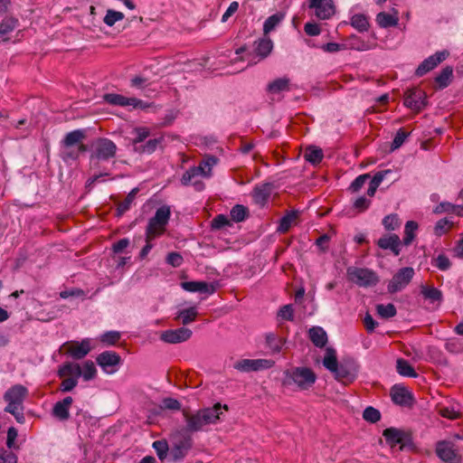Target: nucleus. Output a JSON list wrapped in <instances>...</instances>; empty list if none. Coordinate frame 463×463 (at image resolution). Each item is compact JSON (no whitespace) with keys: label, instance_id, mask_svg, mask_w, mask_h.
<instances>
[{"label":"nucleus","instance_id":"338daca9","mask_svg":"<svg viewBox=\"0 0 463 463\" xmlns=\"http://www.w3.org/2000/svg\"><path fill=\"white\" fill-rule=\"evenodd\" d=\"M77 384L78 379L67 376V378L61 382L60 390L63 392H68L72 391L77 386Z\"/></svg>","mask_w":463,"mask_h":463},{"label":"nucleus","instance_id":"9d476101","mask_svg":"<svg viewBox=\"0 0 463 463\" xmlns=\"http://www.w3.org/2000/svg\"><path fill=\"white\" fill-rule=\"evenodd\" d=\"M438 457L447 463H460L461 456L458 454L455 445L450 441H439L436 447Z\"/></svg>","mask_w":463,"mask_h":463},{"label":"nucleus","instance_id":"4c0bfd02","mask_svg":"<svg viewBox=\"0 0 463 463\" xmlns=\"http://www.w3.org/2000/svg\"><path fill=\"white\" fill-rule=\"evenodd\" d=\"M218 163L214 156H206L197 167L202 168V176L209 178L212 176V168Z\"/></svg>","mask_w":463,"mask_h":463},{"label":"nucleus","instance_id":"8fccbe9b","mask_svg":"<svg viewBox=\"0 0 463 463\" xmlns=\"http://www.w3.org/2000/svg\"><path fill=\"white\" fill-rule=\"evenodd\" d=\"M121 337V334L118 331H108L102 334L99 337L100 341L108 345H116Z\"/></svg>","mask_w":463,"mask_h":463},{"label":"nucleus","instance_id":"c85d7f7f","mask_svg":"<svg viewBox=\"0 0 463 463\" xmlns=\"http://www.w3.org/2000/svg\"><path fill=\"white\" fill-rule=\"evenodd\" d=\"M60 377H72L79 379L81 376V367L79 364L65 363L58 371Z\"/></svg>","mask_w":463,"mask_h":463},{"label":"nucleus","instance_id":"a19ab883","mask_svg":"<svg viewBox=\"0 0 463 463\" xmlns=\"http://www.w3.org/2000/svg\"><path fill=\"white\" fill-rule=\"evenodd\" d=\"M418 229V223L414 221H408L404 227V237L402 241L405 246L411 244L415 238V232Z\"/></svg>","mask_w":463,"mask_h":463},{"label":"nucleus","instance_id":"ddd939ff","mask_svg":"<svg viewBox=\"0 0 463 463\" xmlns=\"http://www.w3.org/2000/svg\"><path fill=\"white\" fill-rule=\"evenodd\" d=\"M27 394L28 390L24 385L15 384L5 392L4 400L7 402V406H23Z\"/></svg>","mask_w":463,"mask_h":463},{"label":"nucleus","instance_id":"0eeeda50","mask_svg":"<svg viewBox=\"0 0 463 463\" xmlns=\"http://www.w3.org/2000/svg\"><path fill=\"white\" fill-rule=\"evenodd\" d=\"M414 276V269L411 267L400 269L390 280L387 289L391 294L402 291L405 288Z\"/></svg>","mask_w":463,"mask_h":463},{"label":"nucleus","instance_id":"dca6fc26","mask_svg":"<svg viewBox=\"0 0 463 463\" xmlns=\"http://www.w3.org/2000/svg\"><path fill=\"white\" fill-rule=\"evenodd\" d=\"M386 442L394 447L400 445L401 449L411 441L410 435L396 428H388L383 433Z\"/></svg>","mask_w":463,"mask_h":463},{"label":"nucleus","instance_id":"ea45409f","mask_svg":"<svg viewBox=\"0 0 463 463\" xmlns=\"http://www.w3.org/2000/svg\"><path fill=\"white\" fill-rule=\"evenodd\" d=\"M338 361L336 358L335 351L333 348H326V355L323 359V365L331 373L336 370L338 366Z\"/></svg>","mask_w":463,"mask_h":463},{"label":"nucleus","instance_id":"b1692460","mask_svg":"<svg viewBox=\"0 0 463 463\" xmlns=\"http://www.w3.org/2000/svg\"><path fill=\"white\" fill-rule=\"evenodd\" d=\"M18 26V20L13 16L5 17L0 23V43L10 40V33Z\"/></svg>","mask_w":463,"mask_h":463},{"label":"nucleus","instance_id":"a878e982","mask_svg":"<svg viewBox=\"0 0 463 463\" xmlns=\"http://www.w3.org/2000/svg\"><path fill=\"white\" fill-rule=\"evenodd\" d=\"M392 400L395 404L398 405H408L411 400L410 392L401 386H393L391 391Z\"/></svg>","mask_w":463,"mask_h":463},{"label":"nucleus","instance_id":"603ef678","mask_svg":"<svg viewBox=\"0 0 463 463\" xmlns=\"http://www.w3.org/2000/svg\"><path fill=\"white\" fill-rule=\"evenodd\" d=\"M383 225L387 231H394L401 225V222L397 214H389L383 220Z\"/></svg>","mask_w":463,"mask_h":463},{"label":"nucleus","instance_id":"37998d69","mask_svg":"<svg viewBox=\"0 0 463 463\" xmlns=\"http://www.w3.org/2000/svg\"><path fill=\"white\" fill-rule=\"evenodd\" d=\"M420 293L426 299H430L432 302H440L442 300V293L436 288L421 286Z\"/></svg>","mask_w":463,"mask_h":463},{"label":"nucleus","instance_id":"9b49d317","mask_svg":"<svg viewBox=\"0 0 463 463\" xmlns=\"http://www.w3.org/2000/svg\"><path fill=\"white\" fill-rule=\"evenodd\" d=\"M104 100L115 106L127 107L131 106L133 108L146 109L148 107L143 100L137 98H128L120 94L108 93L104 95Z\"/></svg>","mask_w":463,"mask_h":463},{"label":"nucleus","instance_id":"3c124183","mask_svg":"<svg viewBox=\"0 0 463 463\" xmlns=\"http://www.w3.org/2000/svg\"><path fill=\"white\" fill-rule=\"evenodd\" d=\"M137 193V189L135 188L133 189L128 195L127 197L125 198V200L123 202H121L118 205V215H121L123 214L125 212H127L129 208H130V205L131 203H133L135 197H136V194Z\"/></svg>","mask_w":463,"mask_h":463},{"label":"nucleus","instance_id":"79ce46f5","mask_svg":"<svg viewBox=\"0 0 463 463\" xmlns=\"http://www.w3.org/2000/svg\"><path fill=\"white\" fill-rule=\"evenodd\" d=\"M351 25L360 33L366 32L369 29L368 19L362 14H356L351 17Z\"/></svg>","mask_w":463,"mask_h":463},{"label":"nucleus","instance_id":"39448f33","mask_svg":"<svg viewBox=\"0 0 463 463\" xmlns=\"http://www.w3.org/2000/svg\"><path fill=\"white\" fill-rule=\"evenodd\" d=\"M170 215L171 211L168 206H162L156 210L155 216L149 220L146 227V232L148 240H153L165 232Z\"/></svg>","mask_w":463,"mask_h":463},{"label":"nucleus","instance_id":"680f3d73","mask_svg":"<svg viewBox=\"0 0 463 463\" xmlns=\"http://www.w3.org/2000/svg\"><path fill=\"white\" fill-rule=\"evenodd\" d=\"M433 262L434 266L440 270H447L451 266L449 259L444 254L438 255V257L433 260Z\"/></svg>","mask_w":463,"mask_h":463},{"label":"nucleus","instance_id":"20e7f679","mask_svg":"<svg viewBox=\"0 0 463 463\" xmlns=\"http://www.w3.org/2000/svg\"><path fill=\"white\" fill-rule=\"evenodd\" d=\"M317 381L314 371L308 367L299 366L284 372V385L295 384L299 390H308Z\"/></svg>","mask_w":463,"mask_h":463},{"label":"nucleus","instance_id":"de8ad7c7","mask_svg":"<svg viewBox=\"0 0 463 463\" xmlns=\"http://www.w3.org/2000/svg\"><path fill=\"white\" fill-rule=\"evenodd\" d=\"M125 15L123 13L109 9L103 18V22L108 26H113L117 22L122 21Z\"/></svg>","mask_w":463,"mask_h":463},{"label":"nucleus","instance_id":"7ed1b4c3","mask_svg":"<svg viewBox=\"0 0 463 463\" xmlns=\"http://www.w3.org/2000/svg\"><path fill=\"white\" fill-rule=\"evenodd\" d=\"M117 150V145L112 140L107 137H99L95 139L90 146V169H100L102 163L109 162L115 158Z\"/></svg>","mask_w":463,"mask_h":463},{"label":"nucleus","instance_id":"2f4dec72","mask_svg":"<svg viewBox=\"0 0 463 463\" xmlns=\"http://www.w3.org/2000/svg\"><path fill=\"white\" fill-rule=\"evenodd\" d=\"M453 77V68L451 66H446L441 70L439 75L435 78L436 83L439 89L448 87Z\"/></svg>","mask_w":463,"mask_h":463},{"label":"nucleus","instance_id":"f03ea898","mask_svg":"<svg viewBox=\"0 0 463 463\" xmlns=\"http://www.w3.org/2000/svg\"><path fill=\"white\" fill-rule=\"evenodd\" d=\"M85 138V129H75L67 133L61 142V158L65 163L76 161L81 153L87 151V146L83 144Z\"/></svg>","mask_w":463,"mask_h":463},{"label":"nucleus","instance_id":"69168bd1","mask_svg":"<svg viewBox=\"0 0 463 463\" xmlns=\"http://www.w3.org/2000/svg\"><path fill=\"white\" fill-rule=\"evenodd\" d=\"M370 204H371L370 199H367L364 196H360L354 202L353 205H354V208L355 210H357L358 213H362V212H364L365 210H367L369 208Z\"/></svg>","mask_w":463,"mask_h":463},{"label":"nucleus","instance_id":"393cba45","mask_svg":"<svg viewBox=\"0 0 463 463\" xmlns=\"http://www.w3.org/2000/svg\"><path fill=\"white\" fill-rule=\"evenodd\" d=\"M333 373L337 381L352 382L355 378L356 372L350 364H339Z\"/></svg>","mask_w":463,"mask_h":463},{"label":"nucleus","instance_id":"09e8293b","mask_svg":"<svg viewBox=\"0 0 463 463\" xmlns=\"http://www.w3.org/2000/svg\"><path fill=\"white\" fill-rule=\"evenodd\" d=\"M266 342L274 353H279L285 343L284 339L277 337L274 334H268L266 335Z\"/></svg>","mask_w":463,"mask_h":463},{"label":"nucleus","instance_id":"473e14b6","mask_svg":"<svg viewBox=\"0 0 463 463\" xmlns=\"http://www.w3.org/2000/svg\"><path fill=\"white\" fill-rule=\"evenodd\" d=\"M289 90V79L288 78H279L267 86V90L272 94H278L281 91Z\"/></svg>","mask_w":463,"mask_h":463},{"label":"nucleus","instance_id":"13d9d810","mask_svg":"<svg viewBox=\"0 0 463 463\" xmlns=\"http://www.w3.org/2000/svg\"><path fill=\"white\" fill-rule=\"evenodd\" d=\"M5 411L11 413L15 418L16 421L19 423L24 422V406L11 407L6 406L5 408Z\"/></svg>","mask_w":463,"mask_h":463},{"label":"nucleus","instance_id":"0e129e2a","mask_svg":"<svg viewBox=\"0 0 463 463\" xmlns=\"http://www.w3.org/2000/svg\"><path fill=\"white\" fill-rule=\"evenodd\" d=\"M451 226V223L449 222L448 219L444 218L437 222L435 227H434V232L437 236H441L442 234L446 233L449 230V228Z\"/></svg>","mask_w":463,"mask_h":463},{"label":"nucleus","instance_id":"f3484780","mask_svg":"<svg viewBox=\"0 0 463 463\" xmlns=\"http://www.w3.org/2000/svg\"><path fill=\"white\" fill-rule=\"evenodd\" d=\"M193 446V440L190 437L184 438L175 442L169 450V460L177 462L182 460Z\"/></svg>","mask_w":463,"mask_h":463},{"label":"nucleus","instance_id":"c756f323","mask_svg":"<svg viewBox=\"0 0 463 463\" xmlns=\"http://www.w3.org/2000/svg\"><path fill=\"white\" fill-rule=\"evenodd\" d=\"M255 51L257 54L262 58L267 57L273 49V42L267 35L255 42Z\"/></svg>","mask_w":463,"mask_h":463},{"label":"nucleus","instance_id":"412c9836","mask_svg":"<svg viewBox=\"0 0 463 463\" xmlns=\"http://www.w3.org/2000/svg\"><path fill=\"white\" fill-rule=\"evenodd\" d=\"M73 402L71 396H67L61 401L57 402L52 411V415L61 421H65L70 418V409Z\"/></svg>","mask_w":463,"mask_h":463},{"label":"nucleus","instance_id":"aec40b11","mask_svg":"<svg viewBox=\"0 0 463 463\" xmlns=\"http://www.w3.org/2000/svg\"><path fill=\"white\" fill-rule=\"evenodd\" d=\"M91 351L90 340L83 339L81 342H72L69 345L67 353L75 360L84 358Z\"/></svg>","mask_w":463,"mask_h":463},{"label":"nucleus","instance_id":"bb28decb","mask_svg":"<svg viewBox=\"0 0 463 463\" xmlns=\"http://www.w3.org/2000/svg\"><path fill=\"white\" fill-rule=\"evenodd\" d=\"M311 342L319 348L324 347L327 343L326 332L320 326H313L308 331Z\"/></svg>","mask_w":463,"mask_h":463},{"label":"nucleus","instance_id":"052dcab7","mask_svg":"<svg viewBox=\"0 0 463 463\" xmlns=\"http://www.w3.org/2000/svg\"><path fill=\"white\" fill-rule=\"evenodd\" d=\"M370 178L369 174H364L357 176L351 184L349 189L353 193L358 192L365 184V182Z\"/></svg>","mask_w":463,"mask_h":463},{"label":"nucleus","instance_id":"49530a36","mask_svg":"<svg viewBox=\"0 0 463 463\" xmlns=\"http://www.w3.org/2000/svg\"><path fill=\"white\" fill-rule=\"evenodd\" d=\"M230 215L232 221L242 222L248 216V209L241 204H236L232 208Z\"/></svg>","mask_w":463,"mask_h":463},{"label":"nucleus","instance_id":"4d7b16f0","mask_svg":"<svg viewBox=\"0 0 463 463\" xmlns=\"http://www.w3.org/2000/svg\"><path fill=\"white\" fill-rule=\"evenodd\" d=\"M409 135L410 134L408 132H405L402 128H400L392 140L391 149L393 151L402 146Z\"/></svg>","mask_w":463,"mask_h":463},{"label":"nucleus","instance_id":"1a4fd4ad","mask_svg":"<svg viewBox=\"0 0 463 463\" xmlns=\"http://www.w3.org/2000/svg\"><path fill=\"white\" fill-rule=\"evenodd\" d=\"M308 8L314 10V14L320 20H327L335 13L333 0H309Z\"/></svg>","mask_w":463,"mask_h":463},{"label":"nucleus","instance_id":"6ab92c4d","mask_svg":"<svg viewBox=\"0 0 463 463\" xmlns=\"http://www.w3.org/2000/svg\"><path fill=\"white\" fill-rule=\"evenodd\" d=\"M96 361L105 372L112 373L114 370L109 371V368L118 365L121 358L114 351H104L97 356Z\"/></svg>","mask_w":463,"mask_h":463},{"label":"nucleus","instance_id":"f257e3e1","mask_svg":"<svg viewBox=\"0 0 463 463\" xmlns=\"http://www.w3.org/2000/svg\"><path fill=\"white\" fill-rule=\"evenodd\" d=\"M228 410V405L217 402L212 407L203 408L192 413L184 411L186 430L189 432L202 431L205 426L216 424L223 412Z\"/></svg>","mask_w":463,"mask_h":463},{"label":"nucleus","instance_id":"72a5a7b5","mask_svg":"<svg viewBox=\"0 0 463 463\" xmlns=\"http://www.w3.org/2000/svg\"><path fill=\"white\" fill-rule=\"evenodd\" d=\"M324 154L321 148L310 146L307 147L304 157L312 165L319 164L323 159Z\"/></svg>","mask_w":463,"mask_h":463},{"label":"nucleus","instance_id":"58836bf2","mask_svg":"<svg viewBox=\"0 0 463 463\" xmlns=\"http://www.w3.org/2000/svg\"><path fill=\"white\" fill-rule=\"evenodd\" d=\"M284 14L281 13H276L266 19L263 24L264 35H267L273 31L283 20Z\"/></svg>","mask_w":463,"mask_h":463},{"label":"nucleus","instance_id":"c03bdc74","mask_svg":"<svg viewBox=\"0 0 463 463\" xmlns=\"http://www.w3.org/2000/svg\"><path fill=\"white\" fill-rule=\"evenodd\" d=\"M153 448L160 460L163 461L166 458H169L170 448L165 440L161 439L154 441Z\"/></svg>","mask_w":463,"mask_h":463},{"label":"nucleus","instance_id":"bf43d9fd","mask_svg":"<svg viewBox=\"0 0 463 463\" xmlns=\"http://www.w3.org/2000/svg\"><path fill=\"white\" fill-rule=\"evenodd\" d=\"M0 463H17V457L13 451L1 448Z\"/></svg>","mask_w":463,"mask_h":463},{"label":"nucleus","instance_id":"c9c22d12","mask_svg":"<svg viewBox=\"0 0 463 463\" xmlns=\"http://www.w3.org/2000/svg\"><path fill=\"white\" fill-rule=\"evenodd\" d=\"M197 315V308L195 307H191L189 308L180 310L177 313L175 319H179L183 325H188L195 320Z\"/></svg>","mask_w":463,"mask_h":463},{"label":"nucleus","instance_id":"7c9ffc66","mask_svg":"<svg viewBox=\"0 0 463 463\" xmlns=\"http://www.w3.org/2000/svg\"><path fill=\"white\" fill-rule=\"evenodd\" d=\"M299 212L298 211H290L286 215H284L280 221L278 227V231L279 232H287L293 223L296 222L298 217Z\"/></svg>","mask_w":463,"mask_h":463},{"label":"nucleus","instance_id":"5fc2aeb1","mask_svg":"<svg viewBox=\"0 0 463 463\" xmlns=\"http://www.w3.org/2000/svg\"><path fill=\"white\" fill-rule=\"evenodd\" d=\"M164 137H160L157 138L149 139L145 145H143L140 148H137L140 152L151 154L153 153L156 147L163 142Z\"/></svg>","mask_w":463,"mask_h":463},{"label":"nucleus","instance_id":"2eb2a0df","mask_svg":"<svg viewBox=\"0 0 463 463\" xmlns=\"http://www.w3.org/2000/svg\"><path fill=\"white\" fill-rule=\"evenodd\" d=\"M192 334L189 328L183 326L174 330L164 331L161 334L160 339L168 344H178L190 339Z\"/></svg>","mask_w":463,"mask_h":463},{"label":"nucleus","instance_id":"6e6d98bb","mask_svg":"<svg viewBox=\"0 0 463 463\" xmlns=\"http://www.w3.org/2000/svg\"><path fill=\"white\" fill-rule=\"evenodd\" d=\"M363 417L366 421L375 423L381 419L380 411L373 407H367L363 413Z\"/></svg>","mask_w":463,"mask_h":463},{"label":"nucleus","instance_id":"cd10ccee","mask_svg":"<svg viewBox=\"0 0 463 463\" xmlns=\"http://www.w3.org/2000/svg\"><path fill=\"white\" fill-rule=\"evenodd\" d=\"M271 193V184H263L260 186H256L253 190V199L256 203L264 205L268 201Z\"/></svg>","mask_w":463,"mask_h":463},{"label":"nucleus","instance_id":"f8f14e48","mask_svg":"<svg viewBox=\"0 0 463 463\" xmlns=\"http://www.w3.org/2000/svg\"><path fill=\"white\" fill-rule=\"evenodd\" d=\"M449 52L446 50L437 52L434 54L430 55L427 59H425L417 68L415 73L417 76L421 77L430 71L436 68L440 62L445 61Z\"/></svg>","mask_w":463,"mask_h":463},{"label":"nucleus","instance_id":"e433bc0d","mask_svg":"<svg viewBox=\"0 0 463 463\" xmlns=\"http://www.w3.org/2000/svg\"><path fill=\"white\" fill-rule=\"evenodd\" d=\"M398 21L399 19L397 16L385 12L379 13L376 16V22L382 28L395 26L397 25Z\"/></svg>","mask_w":463,"mask_h":463},{"label":"nucleus","instance_id":"4be33fe9","mask_svg":"<svg viewBox=\"0 0 463 463\" xmlns=\"http://www.w3.org/2000/svg\"><path fill=\"white\" fill-rule=\"evenodd\" d=\"M181 287L189 292H200L208 295L213 294L216 290L214 284L205 281H185L181 283Z\"/></svg>","mask_w":463,"mask_h":463},{"label":"nucleus","instance_id":"4468645a","mask_svg":"<svg viewBox=\"0 0 463 463\" xmlns=\"http://www.w3.org/2000/svg\"><path fill=\"white\" fill-rule=\"evenodd\" d=\"M404 105L411 109L419 112L426 105V94L420 89L409 90L405 93Z\"/></svg>","mask_w":463,"mask_h":463},{"label":"nucleus","instance_id":"6e6552de","mask_svg":"<svg viewBox=\"0 0 463 463\" xmlns=\"http://www.w3.org/2000/svg\"><path fill=\"white\" fill-rule=\"evenodd\" d=\"M274 364L269 359H241L234 363L233 368L239 372L250 373L269 369Z\"/></svg>","mask_w":463,"mask_h":463},{"label":"nucleus","instance_id":"864d4df0","mask_svg":"<svg viewBox=\"0 0 463 463\" xmlns=\"http://www.w3.org/2000/svg\"><path fill=\"white\" fill-rule=\"evenodd\" d=\"M97 370L92 361H87L84 363L81 368V376L85 381L93 379L96 375Z\"/></svg>","mask_w":463,"mask_h":463},{"label":"nucleus","instance_id":"a211bd4d","mask_svg":"<svg viewBox=\"0 0 463 463\" xmlns=\"http://www.w3.org/2000/svg\"><path fill=\"white\" fill-rule=\"evenodd\" d=\"M199 176H202V168L195 166L191 167L184 173L181 183L183 185L192 184L198 192L203 191L205 185L203 182L198 180Z\"/></svg>","mask_w":463,"mask_h":463},{"label":"nucleus","instance_id":"5701e85b","mask_svg":"<svg viewBox=\"0 0 463 463\" xmlns=\"http://www.w3.org/2000/svg\"><path fill=\"white\" fill-rule=\"evenodd\" d=\"M402 241L397 234H390L380 238L377 245L383 250H390L392 252L398 256L401 252Z\"/></svg>","mask_w":463,"mask_h":463},{"label":"nucleus","instance_id":"a18cd8bd","mask_svg":"<svg viewBox=\"0 0 463 463\" xmlns=\"http://www.w3.org/2000/svg\"><path fill=\"white\" fill-rule=\"evenodd\" d=\"M376 312L378 316L385 319L393 317L397 314L395 306L391 303L387 305L378 304L376 306Z\"/></svg>","mask_w":463,"mask_h":463},{"label":"nucleus","instance_id":"774afa93","mask_svg":"<svg viewBox=\"0 0 463 463\" xmlns=\"http://www.w3.org/2000/svg\"><path fill=\"white\" fill-rule=\"evenodd\" d=\"M278 316L288 321H292L294 319V310L291 305H285L280 307Z\"/></svg>","mask_w":463,"mask_h":463},{"label":"nucleus","instance_id":"f704fd0d","mask_svg":"<svg viewBox=\"0 0 463 463\" xmlns=\"http://www.w3.org/2000/svg\"><path fill=\"white\" fill-rule=\"evenodd\" d=\"M396 369L397 372L406 377H413L416 378L418 373L415 372L414 368L411 365V364L402 358H400L396 362Z\"/></svg>","mask_w":463,"mask_h":463},{"label":"nucleus","instance_id":"423d86ee","mask_svg":"<svg viewBox=\"0 0 463 463\" xmlns=\"http://www.w3.org/2000/svg\"><path fill=\"white\" fill-rule=\"evenodd\" d=\"M347 275L351 281L359 287H372L378 283L379 278L376 273L369 269L349 268Z\"/></svg>","mask_w":463,"mask_h":463},{"label":"nucleus","instance_id":"e2e57ef3","mask_svg":"<svg viewBox=\"0 0 463 463\" xmlns=\"http://www.w3.org/2000/svg\"><path fill=\"white\" fill-rule=\"evenodd\" d=\"M166 263L174 268H178L183 264L184 259L178 252H170L166 256Z\"/></svg>","mask_w":463,"mask_h":463}]
</instances>
